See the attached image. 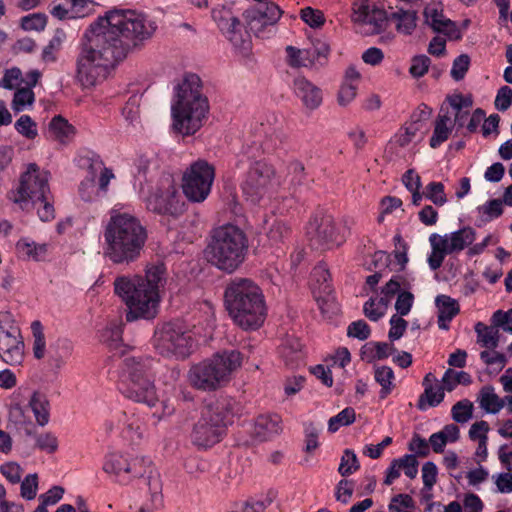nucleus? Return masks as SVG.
Instances as JSON below:
<instances>
[{
    "label": "nucleus",
    "instance_id": "16",
    "mask_svg": "<svg viewBox=\"0 0 512 512\" xmlns=\"http://www.w3.org/2000/svg\"><path fill=\"white\" fill-rule=\"evenodd\" d=\"M349 227H337L331 215H315L307 226V237L311 247L317 250H329L341 245L346 237Z\"/></svg>",
    "mask_w": 512,
    "mask_h": 512
},
{
    "label": "nucleus",
    "instance_id": "22",
    "mask_svg": "<svg viewBox=\"0 0 512 512\" xmlns=\"http://www.w3.org/2000/svg\"><path fill=\"white\" fill-rule=\"evenodd\" d=\"M425 23L435 32L443 33L450 39H459L461 37L455 23L446 18L439 4H429L424 9Z\"/></svg>",
    "mask_w": 512,
    "mask_h": 512
},
{
    "label": "nucleus",
    "instance_id": "64",
    "mask_svg": "<svg viewBox=\"0 0 512 512\" xmlns=\"http://www.w3.org/2000/svg\"><path fill=\"white\" fill-rule=\"evenodd\" d=\"M492 322L497 327L512 334V308L507 311L497 310L493 313Z\"/></svg>",
    "mask_w": 512,
    "mask_h": 512
},
{
    "label": "nucleus",
    "instance_id": "1",
    "mask_svg": "<svg viewBox=\"0 0 512 512\" xmlns=\"http://www.w3.org/2000/svg\"><path fill=\"white\" fill-rule=\"evenodd\" d=\"M154 22L134 10H111L90 24L76 59V78L84 88L103 82L130 50L150 38Z\"/></svg>",
    "mask_w": 512,
    "mask_h": 512
},
{
    "label": "nucleus",
    "instance_id": "23",
    "mask_svg": "<svg viewBox=\"0 0 512 512\" xmlns=\"http://www.w3.org/2000/svg\"><path fill=\"white\" fill-rule=\"evenodd\" d=\"M294 92L309 110L317 109L322 103L321 89L305 77H297L294 80Z\"/></svg>",
    "mask_w": 512,
    "mask_h": 512
},
{
    "label": "nucleus",
    "instance_id": "37",
    "mask_svg": "<svg viewBox=\"0 0 512 512\" xmlns=\"http://www.w3.org/2000/svg\"><path fill=\"white\" fill-rule=\"evenodd\" d=\"M397 30L403 34H411L416 27L417 14L413 10H398L390 15Z\"/></svg>",
    "mask_w": 512,
    "mask_h": 512
},
{
    "label": "nucleus",
    "instance_id": "47",
    "mask_svg": "<svg viewBox=\"0 0 512 512\" xmlns=\"http://www.w3.org/2000/svg\"><path fill=\"white\" fill-rule=\"evenodd\" d=\"M314 298L324 317L330 318L338 312V306L332 293H317L314 294Z\"/></svg>",
    "mask_w": 512,
    "mask_h": 512
},
{
    "label": "nucleus",
    "instance_id": "14",
    "mask_svg": "<svg viewBox=\"0 0 512 512\" xmlns=\"http://www.w3.org/2000/svg\"><path fill=\"white\" fill-rule=\"evenodd\" d=\"M151 461L145 456L110 452L105 456L103 471L120 484H128L142 477L150 468Z\"/></svg>",
    "mask_w": 512,
    "mask_h": 512
},
{
    "label": "nucleus",
    "instance_id": "17",
    "mask_svg": "<svg viewBox=\"0 0 512 512\" xmlns=\"http://www.w3.org/2000/svg\"><path fill=\"white\" fill-rule=\"evenodd\" d=\"M211 14L219 30L235 50L243 56H248L252 49L251 37L231 9L222 6L214 8Z\"/></svg>",
    "mask_w": 512,
    "mask_h": 512
},
{
    "label": "nucleus",
    "instance_id": "44",
    "mask_svg": "<svg viewBox=\"0 0 512 512\" xmlns=\"http://www.w3.org/2000/svg\"><path fill=\"white\" fill-rule=\"evenodd\" d=\"M452 418L457 423L468 422L473 415V403L468 399L458 401L451 409Z\"/></svg>",
    "mask_w": 512,
    "mask_h": 512
},
{
    "label": "nucleus",
    "instance_id": "62",
    "mask_svg": "<svg viewBox=\"0 0 512 512\" xmlns=\"http://www.w3.org/2000/svg\"><path fill=\"white\" fill-rule=\"evenodd\" d=\"M302 344L297 339H291L283 347L282 354L290 364L298 362L301 357Z\"/></svg>",
    "mask_w": 512,
    "mask_h": 512
},
{
    "label": "nucleus",
    "instance_id": "34",
    "mask_svg": "<svg viewBox=\"0 0 512 512\" xmlns=\"http://www.w3.org/2000/svg\"><path fill=\"white\" fill-rule=\"evenodd\" d=\"M396 351L392 344L385 342H370L361 350L362 358L367 361L381 360L389 357Z\"/></svg>",
    "mask_w": 512,
    "mask_h": 512
},
{
    "label": "nucleus",
    "instance_id": "63",
    "mask_svg": "<svg viewBox=\"0 0 512 512\" xmlns=\"http://www.w3.org/2000/svg\"><path fill=\"white\" fill-rule=\"evenodd\" d=\"M2 475L12 484L19 483L23 469L16 462H7L0 467Z\"/></svg>",
    "mask_w": 512,
    "mask_h": 512
},
{
    "label": "nucleus",
    "instance_id": "28",
    "mask_svg": "<svg viewBox=\"0 0 512 512\" xmlns=\"http://www.w3.org/2000/svg\"><path fill=\"white\" fill-rule=\"evenodd\" d=\"M2 343V360L11 365H19L22 363L24 359V342L22 338L10 340V341H1Z\"/></svg>",
    "mask_w": 512,
    "mask_h": 512
},
{
    "label": "nucleus",
    "instance_id": "30",
    "mask_svg": "<svg viewBox=\"0 0 512 512\" xmlns=\"http://www.w3.org/2000/svg\"><path fill=\"white\" fill-rule=\"evenodd\" d=\"M51 136L60 143H67L75 136V128L62 116H55L49 124Z\"/></svg>",
    "mask_w": 512,
    "mask_h": 512
},
{
    "label": "nucleus",
    "instance_id": "43",
    "mask_svg": "<svg viewBox=\"0 0 512 512\" xmlns=\"http://www.w3.org/2000/svg\"><path fill=\"white\" fill-rule=\"evenodd\" d=\"M147 485L154 509L160 508L162 506V483L157 472L149 471Z\"/></svg>",
    "mask_w": 512,
    "mask_h": 512
},
{
    "label": "nucleus",
    "instance_id": "8",
    "mask_svg": "<svg viewBox=\"0 0 512 512\" xmlns=\"http://www.w3.org/2000/svg\"><path fill=\"white\" fill-rule=\"evenodd\" d=\"M50 173L41 170L31 163L21 175L17 190L13 193V201L26 208L32 203L41 221L48 222L55 218V209L49 187Z\"/></svg>",
    "mask_w": 512,
    "mask_h": 512
},
{
    "label": "nucleus",
    "instance_id": "9",
    "mask_svg": "<svg viewBox=\"0 0 512 512\" xmlns=\"http://www.w3.org/2000/svg\"><path fill=\"white\" fill-rule=\"evenodd\" d=\"M242 364V355L236 350L214 354L191 367L188 378L190 384L199 390L211 391L225 385Z\"/></svg>",
    "mask_w": 512,
    "mask_h": 512
},
{
    "label": "nucleus",
    "instance_id": "19",
    "mask_svg": "<svg viewBox=\"0 0 512 512\" xmlns=\"http://www.w3.org/2000/svg\"><path fill=\"white\" fill-rule=\"evenodd\" d=\"M146 206L159 214H176L181 210L178 191L170 175H165L160 185L147 197Z\"/></svg>",
    "mask_w": 512,
    "mask_h": 512
},
{
    "label": "nucleus",
    "instance_id": "3",
    "mask_svg": "<svg viewBox=\"0 0 512 512\" xmlns=\"http://www.w3.org/2000/svg\"><path fill=\"white\" fill-rule=\"evenodd\" d=\"M103 239L104 257L115 265L128 266L141 257L147 231L135 215L114 207L104 225Z\"/></svg>",
    "mask_w": 512,
    "mask_h": 512
},
{
    "label": "nucleus",
    "instance_id": "40",
    "mask_svg": "<svg viewBox=\"0 0 512 512\" xmlns=\"http://www.w3.org/2000/svg\"><path fill=\"white\" fill-rule=\"evenodd\" d=\"M424 398H426L429 406L435 407L444 399V388L439 384L432 386L427 385V388L424 390V394L420 396L418 402V408L421 410L425 409Z\"/></svg>",
    "mask_w": 512,
    "mask_h": 512
},
{
    "label": "nucleus",
    "instance_id": "59",
    "mask_svg": "<svg viewBox=\"0 0 512 512\" xmlns=\"http://www.w3.org/2000/svg\"><path fill=\"white\" fill-rule=\"evenodd\" d=\"M79 195L85 202L95 201L102 196L92 178L85 179L80 183Z\"/></svg>",
    "mask_w": 512,
    "mask_h": 512
},
{
    "label": "nucleus",
    "instance_id": "15",
    "mask_svg": "<svg viewBox=\"0 0 512 512\" xmlns=\"http://www.w3.org/2000/svg\"><path fill=\"white\" fill-rule=\"evenodd\" d=\"M275 170L272 165L258 161L248 170L241 185L243 196L251 204L268 199L274 186Z\"/></svg>",
    "mask_w": 512,
    "mask_h": 512
},
{
    "label": "nucleus",
    "instance_id": "38",
    "mask_svg": "<svg viewBox=\"0 0 512 512\" xmlns=\"http://www.w3.org/2000/svg\"><path fill=\"white\" fill-rule=\"evenodd\" d=\"M29 406L34 413L36 422L40 426H45L49 422V402L47 398L40 393H34L29 401Z\"/></svg>",
    "mask_w": 512,
    "mask_h": 512
},
{
    "label": "nucleus",
    "instance_id": "50",
    "mask_svg": "<svg viewBox=\"0 0 512 512\" xmlns=\"http://www.w3.org/2000/svg\"><path fill=\"white\" fill-rule=\"evenodd\" d=\"M360 465L356 454L352 450H345L338 468L342 476H349L359 469Z\"/></svg>",
    "mask_w": 512,
    "mask_h": 512
},
{
    "label": "nucleus",
    "instance_id": "61",
    "mask_svg": "<svg viewBox=\"0 0 512 512\" xmlns=\"http://www.w3.org/2000/svg\"><path fill=\"white\" fill-rule=\"evenodd\" d=\"M38 476L29 474L21 482V496L26 500H33L37 495Z\"/></svg>",
    "mask_w": 512,
    "mask_h": 512
},
{
    "label": "nucleus",
    "instance_id": "20",
    "mask_svg": "<svg viewBox=\"0 0 512 512\" xmlns=\"http://www.w3.org/2000/svg\"><path fill=\"white\" fill-rule=\"evenodd\" d=\"M351 20L361 32L375 34L382 29L385 12L373 0H355Z\"/></svg>",
    "mask_w": 512,
    "mask_h": 512
},
{
    "label": "nucleus",
    "instance_id": "32",
    "mask_svg": "<svg viewBox=\"0 0 512 512\" xmlns=\"http://www.w3.org/2000/svg\"><path fill=\"white\" fill-rule=\"evenodd\" d=\"M18 253L26 259L39 261L48 251L47 244H38L29 238H22L16 244Z\"/></svg>",
    "mask_w": 512,
    "mask_h": 512
},
{
    "label": "nucleus",
    "instance_id": "11",
    "mask_svg": "<svg viewBox=\"0 0 512 512\" xmlns=\"http://www.w3.org/2000/svg\"><path fill=\"white\" fill-rule=\"evenodd\" d=\"M476 239V231L466 226L457 231L440 235L432 233L429 236L431 253L428 257V264L432 270L441 267L446 255L458 254L473 244Z\"/></svg>",
    "mask_w": 512,
    "mask_h": 512
},
{
    "label": "nucleus",
    "instance_id": "33",
    "mask_svg": "<svg viewBox=\"0 0 512 512\" xmlns=\"http://www.w3.org/2000/svg\"><path fill=\"white\" fill-rule=\"evenodd\" d=\"M121 423L124 425L123 432L126 437L130 438L132 441L143 437L144 425L138 417L134 415L129 416L125 412H120L117 415V426Z\"/></svg>",
    "mask_w": 512,
    "mask_h": 512
},
{
    "label": "nucleus",
    "instance_id": "53",
    "mask_svg": "<svg viewBox=\"0 0 512 512\" xmlns=\"http://www.w3.org/2000/svg\"><path fill=\"white\" fill-rule=\"evenodd\" d=\"M35 99L34 92L31 88H19L12 101V108L16 112L22 111L27 105H32Z\"/></svg>",
    "mask_w": 512,
    "mask_h": 512
},
{
    "label": "nucleus",
    "instance_id": "55",
    "mask_svg": "<svg viewBox=\"0 0 512 512\" xmlns=\"http://www.w3.org/2000/svg\"><path fill=\"white\" fill-rule=\"evenodd\" d=\"M23 81L22 71L17 67H12L5 70L2 79L0 80V87L12 90L19 86Z\"/></svg>",
    "mask_w": 512,
    "mask_h": 512
},
{
    "label": "nucleus",
    "instance_id": "48",
    "mask_svg": "<svg viewBox=\"0 0 512 512\" xmlns=\"http://www.w3.org/2000/svg\"><path fill=\"white\" fill-rule=\"evenodd\" d=\"M503 202L500 199H493L477 208L483 221H491L503 213Z\"/></svg>",
    "mask_w": 512,
    "mask_h": 512
},
{
    "label": "nucleus",
    "instance_id": "10",
    "mask_svg": "<svg viewBox=\"0 0 512 512\" xmlns=\"http://www.w3.org/2000/svg\"><path fill=\"white\" fill-rule=\"evenodd\" d=\"M234 401L230 398H220L206 405L191 433L192 443L199 448H208L218 443L226 426L234 415Z\"/></svg>",
    "mask_w": 512,
    "mask_h": 512
},
{
    "label": "nucleus",
    "instance_id": "35",
    "mask_svg": "<svg viewBox=\"0 0 512 512\" xmlns=\"http://www.w3.org/2000/svg\"><path fill=\"white\" fill-rule=\"evenodd\" d=\"M451 119L447 114H440L435 122L433 134L430 138V147L435 149L444 143L452 132Z\"/></svg>",
    "mask_w": 512,
    "mask_h": 512
},
{
    "label": "nucleus",
    "instance_id": "25",
    "mask_svg": "<svg viewBox=\"0 0 512 512\" xmlns=\"http://www.w3.org/2000/svg\"><path fill=\"white\" fill-rule=\"evenodd\" d=\"M435 303L438 308V327L448 330L450 321L459 313V305L447 295L437 296Z\"/></svg>",
    "mask_w": 512,
    "mask_h": 512
},
{
    "label": "nucleus",
    "instance_id": "24",
    "mask_svg": "<svg viewBox=\"0 0 512 512\" xmlns=\"http://www.w3.org/2000/svg\"><path fill=\"white\" fill-rule=\"evenodd\" d=\"M281 423L277 414L260 415L254 424V434L260 440H267L282 431Z\"/></svg>",
    "mask_w": 512,
    "mask_h": 512
},
{
    "label": "nucleus",
    "instance_id": "42",
    "mask_svg": "<svg viewBox=\"0 0 512 512\" xmlns=\"http://www.w3.org/2000/svg\"><path fill=\"white\" fill-rule=\"evenodd\" d=\"M420 130L417 123L407 122L395 134L393 141L400 147H406L415 139Z\"/></svg>",
    "mask_w": 512,
    "mask_h": 512
},
{
    "label": "nucleus",
    "instance_id": "60",
    "mask_svg": "<svg viewBox=\"0 0 512 512\" xmlns=\"http://www.w3.org/2000/svg\"><path fill=\"white\" fill-rule=\"evenodd\" d=\"M46 24L47 18L43 14H32L21 19V27L27 31H42Z\"/></svg>",
    "mask_w": 512,
    "mask_h": 512
},
{
    "label": "nucleus",
    "instance_id": "5",
    "mask_svg": "<svg viewBox=\"0 0 512 512\" xmlns=\"http://www.w3.org/2000/svg\"><path fill=\"white\" fill-rule=\"evenodd\" d=\"M153 360L148 357L129 356L123 360V388L125 397L155 408L153 417L164 420L175 412V405L169 399L159 398L154 385Z\"/></svg>",
    "mask_w": 512,
    "mask_h": 512
},
{
    "label": "nucleus",
    "instance_id": "6",
    "mask_svg": "<svg viewBox=\"0 0 512 512\" xmlns=\"http://www.w3.org/2000/svg\"><path fill=\"white\" fill-rule=\"evenodd\" d=\"M229 315L243 329H257L265 319V306L260 288L251 280L236 278L225 290Z\"/></svg>",
    "mask_w": 512,
    "mask_h": 512
},
{
    "label": "nucleus",
    "instance_id": "29",
    "mask_svg": "<svg viewBox=\"0 0 512 512\" xmlns=\"http://www.w3.org/2000/svg\"><path fill=\"white\" fill-rule=\"evenodd\" d=\"M264 136L266 138L265 146L267 150H274L279 147L286 138L283 123L276 117H273V123L261 124Z\"/></svg>",
    "mask_w": 512,
    "mask_h": 512
},
{
    "label": "nucleus",
    "instance_id": "49",
    "mask_svg": "<svg viewBox=\"0 0 512 512\" xmlns=\"http://www.w3.org/2000/svg\"><path fill=\"white\" fill-rule=\"evenodd\" d=\"M414 508V500L408 494L395 495L388 505L389 512H412Z\"/></svg>",
    "mask_w": 512,
    "mask_h": 512
},
{
    "label": "nucleus",
    "instance_id": "2",
    "mask_svg": "<svg viewBox=\"0 0 512 512\" xmlns=\"http://www.w3.org/2000/svg\"><path fill=\"white\" fill-rule=\"evenodd\" d=\"M165 283L166 270L162 263L148 265L144 277L118 276L114 280V291L128 308L126 320L154 318Z\"/></svg>",
    "mask_w": 512,
    "mask_h": 512
},
{
    "label": "nucleus",
    "instance_id": "57",
    "mask_svg": "<svg viewBox=\"0 0 512 512\" xmlns=\"http://www.w3.org/2000/svg\"><path fill=\"white\" fill-rule=\"evenodd\" d=\"M93 1L94 0H68L72 18H83L90 15L93 11Z\"/></svg>",
    "mask_w": 512,
    "mask_h": 512
},
{
    "label": "nucleus",
    "instance_id": "41",
    "mask_svg": "<svg viewBox=\"0 0 512 512\" xmlns=\"http://www.w3.org/2000/svg\"><path fill=\"white\" fill-rule=\"evenodd\" d=\"M388 307V299L380 297L376 302L374 299H369L364 304V314L372 321L379 320L386 312Z\"/></svg>",
    "mask_w": 512,
    "mask_h": 512
},
{
    "label": "nucleus",
    "instance_id": "27",
    "mask_svg": "<svg viewBox=\"0 0 512 512\" xmlns=\"http://www.w3.org/2000/svg\"><path fill=\"white\" fill-rule=\"evenodd\" d=\"M66 38V32L63 29H56L52 38L42 49L40 56L41 61L45 64L55 63L58 60V54Z\"/></svg>",
    "mask_w": 512,
    "mask_h": 512
},
{
    "label": "nucleus",
    "instance_id": "39",
    "mask_svg": "<svg viewBox=\"0 0 512 512\" xmlns=\"http://www.w3.org/2000/svg\"><path fill=\"white\" fill-rule=\"evenodd\" d=\"M374 378L381 386L380 397L386 398L394 388V372L388 366H380L375 368Z\"/></svg>",
    "mask_w": 512,
    "mask_h": 512
},
{
    "label": "nucleus",
    "instance_id": "58",
    "mask_svg": "<svg viewBox=\"0 0 512 512\" xmlns=\"http://www.w3.org/2000/svg\"><path fill=\"white\" fill-rule=\"evenodd\" d=\"M480 359L488 366H496L498 370H502L507 363L506 356L494 349L482 351Z\"/></svg>",
    "mask_w": 512,
    "mask_h": 512
},
{
    "label": "nucleus",
    "instance_id": "26",
    "mask_svg": "<svg viewBox=\"0 0 512 512\" xmlns=\"http://www.w3.org/2000/svg\"><path fill=\"white\" fill-rule=\"evenodd\" d=\"M477 402L486 413L497 414L505 406L506 396L499 397L493 386L486 385L479 391Z\"/></svg>",
    "mask_w": 512,
    "mask_h": 512
},
{
    "label": "nucleus",
    "instance_id": "12",
    "mask_svg": "<svg viewBox=\"0 0 512 512\" xmlns=\"http://www.w3.org/2000/svg\"><path fill=\"white\" fill-rule=\"evenodd\" d=\"M156 350L165 357L185 358L192 348V337L181 323L169 322L154 335Z\"/></svg>",
    "mask_w": 512,
    "mask_h": 512
},
{
    "label": "nucleus",
    "instance_id": "36",
    "mask_svg": "<svg viewBox=\"0 0 512 512\" xmlns=\"http://www.w3.org/2000/svg\"><path fill=\"white\" fill-rule=\"evenodd\" d=\"M312 291L313 294L324 293L329 294L332 293V286L330 283V273L325 264L317 265L312 271Z\"/></svg>",
    "mask_w": 512,
    "mask_h": 512
},
{
    "label": "nucleus",
    "instance_id": "18",
    "mask_svg": "<svg viewBox=\"0 0 512 512\" xmlns=\"http://www.w3.org/2000/svg\"><path fill=\"white\" fill-rule=\"evenodd\" d=\"M281 15L282 11L277 4L266 3L247 9L244 18L255 36L265 38L274 31Z\"/></svg>",
    "mask_w": 512,
    "mask_h": 512
},
{
    "label": "nucleus",
    "instance_id": "45",
    "mask_svg": "<svg viewBox=\"0 0 512 512\" xmlns=\"http://www.w3.org/2000/svg\"><path fill=\"white\" fill-rule=\"evenodd\" d=\"M355 421V411L353 408H345L336 416L329 419L328 429L330 432H336L340 427L352 424Z\"/></svg>",
    "mask_w": 512,
    "mask_h": 512
},
{
    "label": "nucleus",
    "instance_id": "52",
    "mask_svg": "<svg viewBox=\"0 0 512 512\" xmlns=\"http://www.w3.org/2000/svg\"><path fill=\"white\" fill-rule=\"evenodd\" d=\"M290 234V228L283 221L276 220L270 226L267 236L272 244L283 243Z\"/></svg>",
    "mask_w": 512,
    "mask_h": 512
},
{
    "label": "nucleus",
    "instance_id": "51",
    "mask_svg": "<svg viewBox=\"0 0 512 512\" xmlns=\"http://www.w3.org/2000/svg\"><path fill=\"white\" fill-rule=\"evenodd\" d=\"M424 196L437 206H443L447 202L444 185L441 182L429 183L425 188Z\"/></svg>",
    "mask_w": 512,
    "mask_h": 512
},
{
    "label": "nucleus",
    "instance_id": "4",
    "mask_svg": "<svg viewBox=\"0 0 512 512\" xmlns=\"http://www.w3.org/2000/svg\"><path fill=\"white\" fill-rule=\"evenodd\" d=\"M209 113V101L203 93L202 81L196 74L184 76L174 88L171 103L172 128L175 132L190 136L204 124Z\"/></svg>",
    "mask_w": 512,
    "mask_h": 512
},
{
    "label": "nucleus",
    "instance_id": "46",
    "mask_svg": "<svg viewBox=\"0 0 512 512\" xmlns=\"http://www.w3.org/2000/svg\"><path fill=\"white\" fill-rule=\"evenodd\" d=\"M31 330L34 338L33 342V353L37 359H41L45 354V337L43 333V327L40 321H33L31 323Z\"/></svg>",
    "mask_w": 512,
    "mask_h": 512
},
{
    "label": "nucleus",
    "instance_id": "21",
    "mask_svg": "<svg viewBox=\"0 0 512 512\" xmlns=\"http://www.w3.org/2000/svg\"><path fill=\"white\" fill-rule=\"evenodd\" d=\"M286 62L292 68H311L316 65H323L327 59L330 47L324 42L318 41L311 48L300 49L294 46H287Z\"/></svg>",
    "mask_w": 512,
    "mask_h": 512
},
{
    "label": "nucleus",
    "instance_id": "7",
    "mask_svg": "<svg viewBox=\"0 0 512 512\" xmlns=\"http://www.w3.org/2000/svg\"><path fill=\"white\" fill-rule=\"evenodd\" d=\"M248 249L246 234L238 226L215 228L207 246L208 261L221 271L232 273L240 267Z\"/></svg>",
    "mask_w": 512,
    "mask_h": 512
},
{
    "label": "nucleus",
    "instance_id": "56",
    "mask_svg": "<svg viewBox=\"0 0 512 512\" xmlns=\"http://www.w3.org/2000/svg\"><path fill=\"white\" fill-rule=\"evenodd\" d=\"M15 129L28 139H34L38 135L36 124L28 115H22L16 121Z\"/></svg>",
    "mask_w": 512,
    "mask_h": 512
},
{
    "label": "nucleus",
    "instance_id": "54",
    "mask_svg": "<svg viewBox=\"0 0 512 512\" xmlns=\"http://www.w3.org/2000/svg\"><path fill=\"white\" fill-rule=\"evenodd\" d=\"M320 430H321V428L312 422L305 424V427H304L305 451L307 453H311L318 448V446H319L318 435L320 433Z\"/></svg>",
    "mask_w": 512,
    "mask_h": 512
},
{
    "label": "nucleus",
    "instance_id": "31",
    "mask_svg": "<svg viewBox=\"0 0 512 512\" xmlns=\"http://www.w3.org/2000/svg\"><path fill=\"white\" fill-rule=\"evenodd\" d=\"M475 332L477 334V343L486 349H495L499 343V327L493 324L487 326L481 322L475 325Z\"/></svg>",
    "mask_w": 512,
    "mask_h": 512
},
{
    "label": "nucleus",
    "instance_id": "13",
    "mask_svg": "<svg viewBox=\"0 0 512 512\" xmlns=\"http://www.w3.org/2000/svg\"><path fill=\"white\" fill-rule=\"evenodd\" d=\"M215 178V169L205 160L191 163L182 175V191L185 197L194 203L206 200L211 192Z\"/></svg>",
    "mask_w": 512,
    "mask_h": 512
}]
</instances>
